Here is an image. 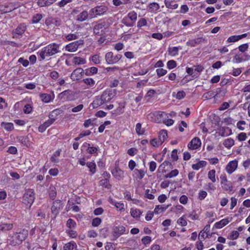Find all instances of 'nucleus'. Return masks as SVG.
I'll use <instances>...</instances> for the list:
<instances>
[{
    "instance_id": "nucleus-1",
    "label": "nucleus",
    "mask_w": 250,
    "mask_h": 250,
    "mask_svg": "<svg viewBox=\"0 0 250 250\" xmlns=\"http://www.w3.org/2000/svg\"><path fill=\"white\" fill-rule=\"evenodd\" d=\"M117 90L107 88L100 96H96L91 104L93 108H97L109 102L116 95Z\"/></svg>"
},
{
    "instance_id": "nucleus-2",
    "label": "nucleus",
    "mask_w": 250,
    "mask_h": 250,
    "mask_svg": "<svg viewBox=\"0 0 250 250\" xmlns=\"http://www.w3.org/2000/svg\"><path fill=\"white\" fill-rule=\"evenodd\" d=\"M28 234L27 230L23 229L19 232H14L8 240V243L12 246L19 245L26 239Z\"/></svg>"
},
{
    "instance_id": "nucleus-3",
    "label": "nucleus",
    "mask_w": 250,
    "mask_h": 250,
    "mask_svg": "<svg viewBox=\"0 0 250 250\" xmlns=\"http://www.w3.org/2000/svg\"><path fill=\"white\" fill-rule=\"evenodd\" d=\"M59 52V45L56 43H51L43 47L39 52V55L42 60H43L46 57L53 56Z\"/></svg>"
},
{
    "instance_id": "nucleus-4",
    "label": "nucleus",
    "mask_w": 250,
    "mask_h": 250,
    "mask_svg": "<svg viewBox=\"0 0 250 250\" xmlns=\"http://www.w3.org/2000/svg\"><path fill=\"white\" fill-rule=\"evenodd\" d=\"M35 194L33 189H28L26 190L23 196V203L30 208L35 199Z\"/></svg>"
},
{
    "instance_id": "nucleus-5",
    "label": "nucleus",
    "mask_w": 250,
    "mask_h": 250,
    "mask_svg": "<svg viewBox=\"0 0 250 250\" xmlns=\"http://www.w3.org/2000/svg\"><path fill=\"white\" fill-rule=\"evenodd\" d=\"M62 208V201L60 200H56L53 202L52 206L51 207V212L54 215L52 218L53 219H55L56 218Z\"/></svg>"
},
{
    "instance_id": "nucleus-6",
    "label": "nucleus",
    "mask_w": 250,
    "mask_h": 250,
    "mask_svg": "<svg viewBox=\"0 0 250 250\" xmlns=\"http://www.w3.org/2000/svg\"><path fill=\"white\" fill-rule=\"evenodd\" d=\"M59 97L65 101H72L76 99V94L72 90H67L61 93Z\"/></svg>"
},
{
    "instance_id": "nucleus-7",
    "label": "nucleus",
    "mask_w": 250,
    "mask_h": 250,
    "mask_svg": "<svg viewBox=\"0 0 250 250\" xmlns=\"http://www.w3.org/2000/svg\"><path fill=\"white\" fill-rule=\"evenodd\" d=\"M122 57L120 54L114 55L113 52H109L105 54V59L107 63L112 64L117 62Z\"/></svg>"
},
{
    "instance_id": "nucleus-8",
    "label": "nucleus",
    "mask_w": 250,
    "mask_h": 250,
    "mask_svg": "<svg viewBox=\"0 0 250 250\" xmlns=\"http://www.w3.org/2000/svg\"><path fill=\"white\" fill-rule=\"evenodd\" d=\"M125 228L123 226H118L114 228L112 240H116L121 235L125 233Z\"/></svg>"
},
{
    "instance_id": "nucleus-9",
    "label": "nucleus",
    "mask_w": 250,
    "mask_h": 250,
    "mask_svg": "<svg viewBox=\"0 0 250 250\" xmlns=\"http://www.w3.org/2000/svg\"><path fill=\"white\" fill-rule=\"evenodd\" d=\"M220 178L222 187L226 191H232L233 187L231 183H229L226 175L225 174H221Z\"/></svg>"
},
{
    "instance_id": "nucleus-10",
    "label": "nucleus",
    "mask_w": 250,
    "mask_h": 250,
    "mask_svg": "<svg viewBox=\"0 0 250 250\" xmlns=\"http://www.w3.org/2000/svg\"><path fill=\"white\" fill-rule=\"evenodd\" d=\"M83 40H79L72 42L65 46V49L69 52L76 51L80 45H83Z\"/></svg>"
},
{
    "instance_id": "nucleus-11",
    "label": "nucleus",
    "mask_w": 250,
    "mask_h": 250,
    "mask_svg": "<svg viewBox=\"0 0 250 250\" xmlns=\"http://www.w3.org/2000/svg\"><path fill=\"white\" fill-rule=\"evenodd\" d=\"M26 29V26L24 24H19L15 29L13 30V37L17 38V35H22L24 33Z\"/></svg>"
},
{
    "instance_id": "nucleus-12",
    "label": "nucleus",
    "mask_w": 250,
    "mask_h": 250,
    "mask_svg": "<svg viewBox=\"0 0 250 250\" xmlns=\"http://www.w3.org/2000/svg\"><path fill=\"white\" fill-rule=\"evenodd\" d=\"M106 25L105 22L99 23L95 25L93 28V31L95 34L101 36L103 34L104 26Z\"/></svg>"
},
{
    "instance_id": "nucleus-13",
    "label": "nucleus",
    "mask_w": 250,
    "mask_h": 250,
    "mask_svg": "<svg viewBox=\"0 0 250 250\" xmlns=\"http://www.w3.org/2000/svg\"><path fill=\"white\" fill-rule=\"evenodd\" d=\"M201 140L198 137H195L188 143V147L190 149H196L200 147Z\"/></svg>"
},
{
    "instance_id": "nucleus-14",
    "label": "nucleus",
    "mask_w": 250,
    "mask_h": 250,
    "mask_svg": "<svg viewBox=\"0 0 250 250\" xmlns=\"http://www.w3.org/2000/svg\"><path fill=\"white\" fill-rule=\"evenodd\" d=\"M238 166V161L236 160L229 162L226 167V170L229 174L235 171Z\"/></svg>"
},
{
    "instance_id": "nucleus-15",
    "label": "nucleus",
    "mask_w": 250,
    "mask_h": 250,
    "mask_svg": "<svg viewBox=\"0 0 250 250\" xmlns=\"http://www.w3.org/2000/svg\"><path fill=\"white\" fill-rule=\"evenodd\" d=\"M84 71L82 68H77L75 69L71 74V79L73 80H79L82 76Z\"/></svg>"
},
{
    "instance_id": "nucleus-16",
    "label": "nucleus",
    "mask_w": 250,
    "mask_h": 250,
    "mask_svg": "<svg viewBox=\"0 0 250 250\" xmlns=\"http://www.w3.org/2000/svg\"><path fill=\"white\" fill-rule=\"evenodd\" d=\"M218 130V134L222 137L228 136L231 133V130L228 127H221Z\"/></svg>"
},
{
    "instance_id": "nucleus-17",
    "label": "nucleus",
    "mask_w": 250,
    "mask_h": 250,
    "mask_svg": "<svg viewBox=\"0 0 250 250\" xmlns=\"http://www.w3.org/2000/svg\"><path fill=\"white\" fill-rule=\"evenodd\" d=\"M112 174L114 176V177L120 180L124 176V172L123 170H122L120 168H115L112 171Z\"/></svg>"
},
{
    "instance_id": "nucleus-18",
    "label": "nucleus",
    "mask_w": 250,
    "mask_h": 250,
    "mask_svg": "<svg viewBox=\"0 0 250 250\" xmlns=\"http://www.w3.org/2000/svg\"><path fill=\"white\" fill-rule=\"evenodd\" d=\"M88 18V12L86 10H83L77 15L76 20L78 21L83 22L87 20Z\"/></svg>"
},
{
    "instance_id": "nucleus-19",
    "label": "nucleus",
    "mask_w": 250,
    "mask_h": 250,
    "mask_svg": "<svg viewBox=\"0 0 250 250\" xmlns=\"http://www.w3.org/2000/svg\"><path fill=\"white\" fill-rule=\"evenodd\" d=\"M205 41V39L203 37L197 38L195 39H192L189 41L187 44L191 47H195L197 44H200L202 42Z\"/></svg>"
},
{
    "instance_id": "nucleus-20",
    "label": "nucleus",
    "mask_w": 250,
    "mask_h": 250,
    "mask_svg": "<svg viewBox=\"0 0 250 250\" xmlns=\"http://www.w3.org/2000/svg\"><path fill=\"white\" fill-rule=\"evenodd\" d=\"M13 228V224L10 223H2L0 224V229L2 231H9Z\"/></svg>"
},
{
    "instance_id": "nucleus-21",
    "label": "nucleus",
    "mask_w": 250,
    "mask_h": 250,
    "mask_svg": "<svg viewBox=\"0 0 250 250\" xmlns=\"http://www.w3.org/2000/svg\"><path fill=\"white\" fill-rule=\"evenodd\" d=\"M229 220L228 218L223 219L221 221L215 223L214 226V228L216 229H221L229 224Z\"/></svg>"
},
{
    "instance_id": "nucleus-22",
    "label": "nucleus",
    "mask_w": 250,
    "mask_h": 250,
    "mask_svg": "<svg viewBox=\"0 0 250 250\" xmlns=\"http://www.w3.org/2000/svg\"><path fill=\"white\" fill-rule=\"evenodd\" d=\"M97 16L103 15L107 10V7L104 5L98 6L94 7Z\"/></svg>"
},
{
    "instance_id": "nucleus-23",
    "label": "nucleus",
    "mask_w": 250,
    "mask_h": 250,
    "mask_svg": "<svg viewBox=\"0 0 250 250\" xmlns=\"http://www.w3.org/2000/svg\"><path fill=\"white\" fill-rule=\"evenodd\" d=\"M207 164V163L205 161H200L198 163L193 164L192 165V168L195 170H198L200 168L205 167Z\"/></svg>"
},
{
    "instance_id": "nucleus-24",
    "label": "nucleus",
    "mask_w": 250,
    "mask_h": 250,
    "mask_svg": "<svg viewBox=\"0 0 250 250\" xmlns=\"http://www.w3.org/2000/svg\"><path fill=\"white\" fill-rule=\"evenodd\" d=\"M130 213L133 218L137 219L140 218V215L142 214V212L139 209L131 208L130 210Z\"/></svg>"
},
{
    "instance_id": "nucleus-25",
    "label": "nucleus",
    "mask_w": 250,
    "mask_h": 250,
    "mask_svg": "<svg viewBox=\"0 0 250 250\" xmlns=\"http://www.w3.org/2000/svg\"><path fill=\"white\" fill-rule=\"evenodd\" d=\"M98 72V68L96 67H91L89 68L86 69L85 70V74L86 76H90L96 74Z\"/></svg>"
},
{
    "instance_id": "nucleus-26",
    "label": "nucleus",
    "mask_w": 250,
    "mask_h": 250,
    "mask_svg": "<svg viewBox=\"0 0 250 250\" xmlns=\"http://www.w3.org/2000/svg\"><path fill=\"white\" fill-rule=\"evenodd\" d=\"M1 126L7 131H11L14 129V125L11 123L2 122Z\"/></svg>"
},
{
    "instance_id": "nucleus-27",
    "label": "nucleus",
    "mask_w": 250,
    "mask_h": 250,
    "mask_svg": "<svg viewBox=\"0 0 250 250\" xmlns=\"http://www.w3.org/2000/svg\"><path fill=\"white\" fill-rule=\"evenodd\" d=\"M167 131L165 130H162L160 131L159 140H160V144H162L165 139L167 138Z\"/></svg>"
},
{
    "instance_id": "nucleus-28",
    "label": "nucleus",
    "mask_w": 250,
    "mask_h": 250,
    "mask_svg": "<svg viewBox=\"0 0 250 250\" xmlns=\"http://www.w3.org/2000/svg\"><path fill=\"white\" fill-rule=\"evenodd\" d=\"M73 63L76 65L83 64L86 63V60L81 57H75L73 59Z\"/></svg>"
},
{
    "instance_id": "nucleus-29",
    "label": "nucleus",
    "mask_w": 250,
    "mask_h": 250,
    "mask_svg": "<svg viewBox=\"0 0 250 250\" xmlns=\"http://www.w3.org/2000/svg\"><path fill=\"white\" fill-rule=\"evenodd\" d=\"M173 1L169 0H165V4L166 6L169 9H175L177 8L178 5V4H172Z\"/></svg>"
},
{
    "instance_id": "nucleus-30",
    "label": "nucleus",
    "mask_w": 250,
    "mask_h": 250,
    "mask_svg": "<svg viewBox=\"0 0 250 250\" xmlns=\"http://www.w3.org/2000/svg\"><path fill=\"white\" fill-rule=\"evenodd\" d=\"M121 22L128 27H132L134 25V23L126 17H125L122 20Z\"/></svg>"
},
{
    "instance_id": "nucleus-31",
    "label": "nucleus",
    "mask_w": 250,
    "mask_h": 250,
    "mask_svg": "<svg viewBox=\"0 0 250 250\" xmlns=\"http://www.w3.org/2000/svg\"><path fill=\"white\" fill-rule=\"evenodd\" d=\"M40 96L41 100L44 103H49L51 101V96L50 94H41Z\"/></svg>"
},
{
    "instance_id": "nucleus-32",
    "label": "nucleus",
    "mask_w": 250,
    "mask_h": 250,
    "mask_svg": "<svg viewBox=\"0 0 250 250\" xmlns=\"http://www.w3.org/2000/svg\"><path fill=\"white\" fill-rule=\"evenodd\" d=\"M49 195L50 198L52 200L55 199L57 195V191L56 188L52 186L49 188Z\"/></svg>"
},
{
    "instance_id": "nucleus-33",
    "label": "nucleus",
    "mask_w": 250,
    "mask_h": 250,
    "mask_svg": "<svg viewBox=\"0 0 250 250\" xmlns=\"http://www.w3.org/2000/svg\"><path fill=\"white\" fill-rule=\"evenodd\" d=\"M100 185L104 186L107 189H110L111 188V185L109 184V179H108V178L100 180Z\"/></svg>"
},
{
    "instance_id": "nucleus-34",
    "label": "nucleus",
    "mask_w": 250,
    "mask_h": 250,
    "mask_svg": "<svg viewBox=\"0 0 250 250\" xmlns=\"http://www.w3.org/2000/svg\"><path fill=\"white\" fill-rule=\"evenodd\" d=\"M168 207L169 205L165 206L164 205L162 206H156L154 210V213L158 214L159 213L160 210H161L162 211H164L166 210L168 208Z\"/></svg>"
},
{
    "instance_id": "nucleus-35",
    "label": "nucleus",
    "mask_w": 250,
    "mask_h": 250,
    "mask_svg": "<svg viewBox=\"0 0 250 250\" xmlns=\"http://www.w3.org/2000/svg\"><path fill=\"white\" fill-rule=\"evenodd\" d=\"M234 144V141L231 138H229L224 141L223 145L225 147L229 148L233 146Z\"/></svg>"
},
{
    "instance_id": "nucleus-36",
    "label": "nucleus",
    "mask_w": 250,
    "mask_h": 250,
    "mask_svg": "<svg viewBox=\"0 0 250 250\" xmlns=\"http://www.w3.org/2000/svg\"><path fill=\"white\" fill-rule=\"evenodd\" d=\"M75 246H76V244L72 241L65 244L63 249L64 250H73Z\"/></svg>"
},
{
    "instance_id": "nucleus-37",
    "label": "nucleus",
    "mask_w": 250,
    "mask_h": 250,
    "mask_svg": "<svg viewBox=\"0 0 250 250\" xmlns=\"http://www.w3.org/2000/svg\"><path fill=\"white\" fill-rule=\"evenodd\" d=\"M126 17L129 18V20H130V21L134 23V22H135V21L137 20V14L135 12L132 11V12H129L128 14Z\"/></svg>"
},
{
    "instance_id": "nucleus-38",
    "label": "nucleus",
    "mask_w": 250,
    "mask_h": 250,
    "mask_svg": "<svg viewBox=\"0 0 250 250\" xmlns=\"http://www.w3.org/2000/svg\"><path fill=\"white\" fill-rule=\"evenodd\" d=\"M87 167L89 168L90 171L92 174L95 173L96 171V166L95 163L89 162L86 163Z\"/></svg>"
},
{
    "instance_id": "nucleus-39",
    "label": "nucleus",
    "mask_w": 250,
    "mask_h": 250,
    "mask_svg": "<svg viewBox=\"0 0 250 250\" xmlns=\"http://www.w3.org/2000/svg\"><path fill=\"white\" fill-rule=\"evenodd\" d=\"M179 174V171L177 169L171 170L169 173L166 174L165 177L166 178H171L177 176Z\"/></svg>"
},
{
    "instance_id": "nucleus-40",
    "label": "nucleus",
    "mask_w": 250,
    "mask_h": 250,
    "mask_svg": "<svg viewBox=\"0 0 250 250\" xmlns=\"http://www.w3.org/2000/svg\"><path fill=\"white\" fill-rule=\"evenodd\" d=\"M179 51V48L177 47H169L168 48V54L172 56H176L178 55Z\"/></svg>"
},
{
    "instance_id": "nucleus-41",
    "label": "nucleus",
    "mask_w": 250,
    "mask_h": 250,
    "mask_svg": "<svg viewBox=\"0 0 250 250\" xmlns=\"http://www.w3.org/2000/svg\"><path fill=\"white\" fill-rule=\"evenodd\" d=\"M136 131L138 135H143L145 132V129L142 128V125L140 123H137L136 125Z\"/></svg>"
},
{
    "instance_id": "nucleus-42",
    "label": "nucleus",
    "mask_w": 250,
    "mask_h": 250,
    "mask_svg": "<svg viewBox=\"0 0 250 250\" xmlns=\"http://www.w3.org/2000/svg\"><path fill=\"white\" fill-rule=\"evenodd\" d=\"M83 81L84 83L90 86H94L95 83V81L90 78L84 79Z\"/></svg>"
},
{
    "instance_id": "nucleus-43",
    "label": "nucleus",
    "mask_w": 250,
    "mask_h": 250,
    "mask_svg": "<svg viewBox=\"0 0 250 250\" xmlns=\"http://www.w3.org/2000/svg\"><path fill=\"white\" fill-rule=\"evenodd\" d=\"M208 178L213 183L216 181L215 179V170L212 169L208 173Z\"/></svg>"
},
{
    "instance_id": "nucleus-44",
    "label": "nucleus",
    "mask_w": 250,
    "mask_h": 250,
    "mask_svg": "<svg viewBox=\"0 0 250 250\" xmlns=\"http://www.w3.org/2000/svg\"><path fill=\"white\" fill-rule=\"evenodd\" d=\"M66 226L70 229L75 228L76 226V223L74 220L70 218L67 221Z\"/></svg>"
},
{
    "instance_id": "nucleus-45",
    "label": "nucleus",
    "mask_w": 250,
    "mask_h": 250,
    "mask_svg": "<svg viewBox=\"0 0 250 250\" xmlns=\"http://www.w3.org/2000/svg\"><path fill=\"white\" fill-rule=\"evenodd\" d=\"M125 107V103H120L119 107L116 109V112L118 114L123 113L124 111V108Z\"/></svg>"
},
{
    "instance_id": "nucleus-46",
    "label": "nucleus",
    "mask_w": 250,
    "mask_h": 250,
    "mask_svg": "<svg viewBox=\"0 0 250 250\" xmlns=\"http://www.w3.org/2000/svg\"><path fill=\"white\" fill-rule=\"evenodd\" d=\"M42 16L41 14H37L32 18V22L33 23H37L42 19Z\"/></svg>"
},
{
    "instance_id": "nucleus-47",
    "label": "nucleus",
    "mask_w": 250,
    "mask_h": 250,
    "mask_svg": "<svg viewBox=\"0 0 250 250\" xmlns=\"http://www.w3.org/2000/svg\"><path fill=\"white\" fill-rule=\"evenodd\" d=\"M176 65V62L174 60H170L167 62V67L169 69H171L175 68Z\"/></svg>"
},
{
    "instance_id": "nucleus-48",
    "label": "nucleus",
    "mask_w": 250,
    "mask_h": 250,
    "mask_svg": "<svg viewBox=\"0 0 250 250\" xmlns=\"http://www.w3.org/2000/svg\"><path fill=\"white\" fill-rule=\"evenodd\" d=\"M149 8L151 10V11H156L158 10L160 6L159 4L156 2L151 3L149 5Z\"/></svg>"
},
{
    "instance_id": "nucleus-49",
    "label": "nucleus",
    "mask_w": 250,
    "mask_h": 250,
    "mask_svg": "<svg viewBox=\"0 0 250 250\" xmlns=\"http://www.w3.org/2000/svg\"><path fill=\"white\" fill-rule=\"evenodd\" d=\"M134 172L139 179H142L145 175L144 172L142 169H135Z\"/></svg>"
},
{
    "instance_id": "nucleus-50",
    "label": "nucleus",
    "mask_w": 250,
    "mask_h": 250,
    "mask_svg": "<svg viewBox=\"0 0 250 250\" xmlns=\"http://www.w3.org/2000/svg\"><path fill=\"white\" fill-rule=\"evenodd\" d=\"M157 75L159 77L164 76L167 73V70L163 68H158L156 69Z\"/></svg>"
},
{
    "instance_id": "nucleus-51",
    "label": "nucleus",
    "mask_w": 250,
    "mask_h": 250,
    "mask_svg": "<svg viewBox=\"0 0 250 250\" xmlns=\"http://www.w3.org/2000/svg\"><path fill=\"white\" fill-rule=\"evenodd\" d=\"M32 106L31 104H26L24 107L23 111L25 114H29L32 112Z\"/></svg>"
},
{
    "instance_id": "nucleus-52",
    "label": "nucleus",
    "mask_w": 250,
    "mask_h": 250,
    "mask_svg": "<svg viewBox=\"0 0 250 250\" xmlns=\"http://www.w3.org/2000/svg\"><path fill=\"white\" fill-rule=\"evenodd\" d=\"M142 242L145 246L149 244L151 241V238L150 236H146L142 238Z\"/></svg>"
},
{
    "instance_id": "nucleus-53",
    "label": "nucleus",
    "mask_w": 250,
    "mask_h": 250,
    "mask_svg": "<svg viewBox=\"0 0 250 250\" xmlns=\"http://www.w3.org/2000/svg\"><path fill=\"white\" fill-rule=\"evenodd\" d=\"M88 18H89V19H92L97 17V15L96 14V12L95 11V9H94V8L91 9L89 11V12H88Z\"/></svg>"
},
{
    "instance_id": "nucleus-54",
    "label": "nucleus",
    "mask_w": 250,
    "mask_h": 250,
    "mask_svg": "<svg viewBox=\"0 0 250 250\" xmlns=\"http://www.w3.org/2000/svg\"><path fill=\"white\" fill-rule=\"evenodd\" d=\"M150 144L154 147H158L160 145L162 144H160V140L159 139L157 140L156 138L151 140L150 141Z\"/></svg>"
},
{
    "instance_id": "nucleus-55",
    "label": "nucleus",
    "mask_w": 250,
    "mask_h": 250,
    "mask_svg": "<svg viewBox=\"0 0 250 250\" xmlns=\"http://www.w3.org/2000/svg\"><path fill=\"white\" fill-rule=\"evenodd\" d=\"M239 40L238 36V35H234V36L229 37L228 39L227 42H234L238 41Z\"/></svg>"
},
{
    "instance_id": "nucleus-56",
    "label": "nucleus",
    "mask_w": 250,
    "mask_h": 250,
    "mask_svg": "<svg viewBox=\"0 0 250 250\" xmlns=\"http://www.w3.org/2000/svg\"><path fill=\"white\" fill-rule=\"evenodd\" d=\"M102 220L100 218L96 217L92 220V225L94 227H98L101 223Z\"/></svg>"
},
{
    "instance_id": "nucleus-57",
    "label": "nucleus",
    "mask_w": 250,
    "mask_h": 250,
    "mask_svg": "<svg viewBox=\"0 0 250 250\" xmlns=\"http://www.w3.org/2000/svg\"><path fill=\"white\" fill-rule=\"evenodd\" d=\"M147 22L145 18L140 19L137 22V26L139 27H142L146 25Z\"/></svg>"
},
{
    "instance_id": "nucleus-58",
    "label": "nucleus",
    "mask_w": 250,
    "mask_h": 250,
    "mask_svg": "<svg viewBox=\"0 0 250 250\" xmlns=\"http://www.w3.org/2000/svg\"><path fill=\"white\" fill-rule=\"evenodd\" d=\"M249 48L248 43L243 44L238 47L239 50L241 52H245Z\"/></svg>"
},
{
    "instance_id": "nucleus-59",
    "label": "nucleus",
    "mask_w": 250,
    "mask_h": 250,
    "mask_svg": "<svg viewBox=\"0 0 250 250\" xmlns=\"http://www.w3.org/2000/svg\"><path fill=\"white\" fill-rule=\"evenodd\" d=\"M78 38V36L76 34H69L65 36V38L69 41L76 40Z\"/></svg>"
},
{
    "instance_id": "nucleus-60",
    "label": "nucleus",
    "mask_w": 250,
    "mask_h": 250,
    "mask_svg": "<svg viewBox=\"0 0 250 250\" xmlns=\"http://www.w3.org/2000/svg\"><path fill=\"white\" fill-rule=\"evenodd\" d=\"M186 71L189 75L192 76V77H197V73H194V70L192 68L187 67Z\"/></svg>"
},
{
    "instance_id": "nucleus-61",
    "label": "nucleus",
    "mask_w": 250,
    "mask_h": 250,
    "mask_svg": "<svg viewBox=\"0 0 250 250\" xmlns=\"http://www.w3.org/2000/svg\"><path fill=\"white\" fill-rule=\"evenodd\" d=\"M83 108V104H80L74 107H73L71 109V111L72 112H78L82 110V109Z\"/></svg>"
},
{
    "instance_id": "nucleus-62",
    "label": "nucleus",
    "mask_w": 250,
    "mask_h": 250,
    "mask_svg": "<svg viewBox=\"0 0 250 250\" xmlns=\"http://www.w3.org/2000/svg\"><path fill=\"white\" fill-rule=\"evenodd\" d=\"M207 196V192L204 190H201L199 192L198 194V198L202 200L204 199Z\"/></svg>"
},
{
    "instance_id": "nucleus-63",
    "label": "nucleus",
    "mask_w": 250,
    "mask_h": 250,
    "mask_svg": "<svg viewBox=\"0 0 250 250\" xmlns=\"http://www.w3.org/2000/svg\"><path fill=\"white\" fill-rule=\"evenodd\" d=\"M18 62L21 63L24 67H27L29 65V61L27 60H25L23 58H20Z\"/></svg>"
},
{
    "instance_id": "nucleus-64",
    "label": "nucleus",
    "mask_w": 250,
    "mask_h": 250,
    "mask_svg": "<svg viewBox=\"0 0 250 250\" xmlns=\"http://www.w3.org/2000/svg\"><path fill=\"white\" fill-rule=\"evenodd\" d=\"M238 236L239 232L236 230H233L231 232L229 238L231 240H235L238 238Z\"/></svg>"
}]
</instances>
